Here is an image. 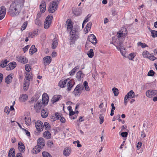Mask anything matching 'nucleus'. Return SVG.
Masks as SVG:
<instances>
[{"label": "nucleus", "instance_id": "obj_57", "mask_svg": "<svg viewBox=\"0 0 157 157\" xmlns=\"http://www.w3.org/2000/svg\"><path fill=\"white\" fill-rule=\"evenodd\" d=\"M10 111V109L8 107H6L4 109V112L7 113V114H9Z\"/></svg>", "mask_w": 157, "mask_h": 157}, {"label": "nucleus", "instance_id": "obj_24", "mask_svg": "<svg viewBox=\"0 0 157 157\" xmlns=\"http://www.w3.org/2000/svg\"><path fill=\"white\" fill-rule=\"evenodd\" d=\"M37 51V48H35L34 45H32L29 50V53L30 55H32L33 53L36 52Z\"/></svg>", "mask_w": 157, "mask_h": 157}, {"label": "nucleus", "instance_id": "obj_9", "mask_svg": "<svg viewBox=\"0 0 157 157\" xmlns=\"http://www.w3.org/2000/svg\"><path fill=\"white\" fill-rule=\"evenodd\" d=\"M88 41L91 42L94 44H95L97 43L96 38L93 34H91L88 36L87 41ZM87 42V41L86 43Z\"/></svg>", "mask_w": 157, "mask_h": 157}, {"label": "nucleus", "instance_id": "obj_27", "mask_svg": "<svg viewBox=\"0 0 157 157\" xmlns=\"http://www.w3.org/2000/svg\"><path fill=\"white\" fill-rule=\"evenodd\" d=\"M25 80L24 83V91H26L29 88L30 83L29 81Z\"/></svg>", "mask_w": 157, "mask_h": 157}, {"label": "nucleus", "instance_id": "obj_25", "mask_svg": "<svg viewBox=\"0 0 157 157\" xmlns=\"http://www.w3.org/2000/svg\"><path fill=\"white\" fill-rule=\"evenodd\" d=\"M61 96L59 95H54L52 99V101L53 103L56 102L58 101Z\"/></svg>", "mask_w": 157, "mask_h": 157}, {"label": "nucleus", "instance_id": "obj_16", "mask_svg": "<svg viewBox=\"0 0 157 157\" xmlns=\"http://www.w3.org/2000/svg\"><path fill=\"white\" fill-rule=\"evenodd\" d=\"M48 96L47 95V94H44L43 95V98H42V103H43L44 105V106H45L46 105H47L48 103Z\"/></svg>", "mask_w": 157, "mask_h": 157}, {"label": "nucleus", "instance_id": "obj_63", "mask_svg": "<svg viewBox=\"0 0 157 157\" xmlns=\"http://www.w3.org/2000/svg\"><path fill=\"white\" fill-rule=\"evenodd\" d=\"M148 58L151 60L152 61L156 59V58L154 56H150Z\"/></svg>", "mask_w": 157, "mask_h": 157}, {"label": "nucleus", "instance_id": "obj_41", "mask_svg": "<svg viewBox=\"0 0 157 157\" xmlns=\"http://www.w3.org/2000/svg\"><path fill=\"white\" fill-rule=\"evenodd\" d=\"M112 90L115 96H116L118 95V90L117 88L115 87L113 88L112 89Z\"/></svg>", "mask_w": 157, "mask_h": 157}, {"label": "nucleus", "instance_id": "obj_38", "mask_svg": "<svg viewBox=\"0 0 157 157\" xmlns=\"http://www.w3.org/2000/svg\"><path fill=\"white\" fill-rule=\"evenodd\" d=\"M151 36L153 38L157 37V31L155 30H151Z\"/></svg>", "mask_w": 157, "mask_h": 157}, {"label": "nucleus", "instance_id": "obj_12", "mask_svg": "<svg viewBox=\"0 0 157 157\" xmlns=\"http://www.w3.org/2000/svg\"><path fill=\"white\" fill-rule=\"evenodd\" d=\"M75 84L74 80L73 79L70 80L67 83V91H70L72 88Z\"/></svg>", "mask_w": 157, "mask_h": 157}, {"label": "nucleus", "instance_id": "obj_48", "mask_svg": "<svg viewBox=\"0 0 157 157\" xmlns=\"http://www.w3.org/2000/svg\"><path fill=\"white\" fill-rule=\"evenodd\" d=\"M47 145L48 147L51 148L53 147V144L52 141L49 140L48 142Z\"/></svg>", "mask_w": 157, "mask_h": 157}, {"label": "nucleus", "instance_id": "obj_51", "mask_svg": "<svg viewBox=\"0 0 157 157\" xmlns=\"http://www.w3.org/2000/svg\"><path fill=\"white\" fill-rule=\"evenodd\" d=\"M27 23L26 22H24L21 27V29L22 30H23L25 29L27 27Z\"/></svg>", "mask_w": 157, "mask_h": 157}, {"label": "nucleus", "instance_id": "obj_62", "mask_svg": "<svg viewBox=\"0 0 157 157\" xmlns=\"http://www.w3.org/2000/svg\"><path fill=\"white\" fill-rule=\"evenodd\" d=\"M29 45H27L25 47H24L23 48V50L24 52H25L26 51H27L28 50V48H29Z\"/></svg>", "mask_w": 157, "mask_h": 157}, {"label": "nucleus", "instance_id": "obj_44", "mask_svg": "<svg viewBox=\"0 0 157 157\" xmlns=\"http://www.w3.org/2000/svg\"><path fill=\"white\" fill-rule=\"evenodd\" d=\"M31 68V67L29 64H27L25 65V69L27 71H30Z\"/></svg>", "mask_w": 157, "mask_h": 157}, {"label": "nucleus", "instance_id": "obj_28", "mask_svg": "<svg viewBox=\"0 0 157 157\" xmlns=\"http://www.w3.org/2000/svg\"><path fill=\"white\" fill-rule=\"evenodd\" d=\"M84 74L81 71H79L77 72L76 77L78 81H80L81 78H83Z\"/></svg>", "mask_w": 157, "mask_h": 157}, {"label": "nucleus", "instance_id": "obj_34", "mask_svg": "<svg viewBox=\"0 0 157 157\" xmlns=\"http://www.w3.org/2000/svg\"><path fill=\"white\" fill-rule=\"evenodd\" d=\"M25 124L27 125H29L31 124V121L30 118L29 117L28 118H27L26 117H25Z\"/></svg>", "mask_w": 157, "mask_h": 157}, {"label": "nucleus", "instance_id": "obj_7", "mask_svg": "<svg viewBox=\"0 0 157 157\" xmlns=\"http://www.w3.org/2000/svg\"><path fill=\"white\" fill-rule=\"evenodd\" d=\"M82 92V89H81V85L78 84L75 88L73 93L76 96H79Z\"/></svg>", "mask_w": 157, "mask_h": 157}, {"label": "nucleus", "instance_id": "obj_33", "mask_svg": "<svg viewBox=\"0 0 157 157\" xmlns=\"http://www.w3.org/2000/svg\"><path fill=\"white\" fill-rule=\"evenodd\" d=\"M71 152L69 148L67 147L64 149L63 153L65 156H67L69 155Z\"/></svg>", "mask_w": 157, "mask_h": 157}, {"label": "nucleus", "instance_id": "obj_53", "mask_svg": "<svg viewBox=\"0 0 157 157\" xmlns=\"http://www.w3.org/2000/svg\"><path fill=\"white\" fill-rule=\"evenodd\" d=\"M92 25V23L90 22L87 23L86 26V28L87 29V30H90L91 27Z\"/></svg>", "mask_w": 157, "mask_h": 157}, {"label": "nucleus", "instance_id": "obj_46", "mask_svg": "<svg viewBox=\"0 0 157 157\" xmlns=\"http://www.w3.org/2000/svg\"><path fill=\"white\" fill-rule=\"evenodd\" d=\"M138 46H140L142 48H144L146 47H148L147 45L144 43H142L141 42H139L138 43Z\"/></svg>", "mask_w": 157, "mask_h": 157}, {"label": "nucleus", "instance_id": "obj_20", "mask_svg": "<svg viewBox=\"0 0 157 157\" xmlns=\"http://www.w3.org/2000/svg\"><path fill=\"white\" fill-rule=\"evenodd\" d=\"M18 60L19 62H21L23 63H26L28 62V59L27 58H26L25 57H17Z\"/></svg>", "mask_w": 157, "mask_h": 157}, {"label": "nucleus", "instance_id": "obj_31", "mask_svg": "<svg viewBox=\"0 0 157 157\" xmlns=\"http://www.w3.org/2000/svg\"><path fill=\"white\" fill-rule=\"evenodd\" d=\"M48 114V112L47 110L43 109L41 112V116L42 117H46Z\"/></svg>", "mask_w": 157, "mask_h": 157}, {"label": "nucleus", "instance_id": "obj_61", "mask_svg": "<svg viewBox=\"0 0 157 157\" xmlns=\"http://www.w3.org/2000/svg\"><path fill=\"white\" fill-rule=\"evenodd\" d=\"M142 143L140 141L138 143L136 147L138 149H139L140 148L142 145Z\"/></svg>", "mask_w": 157, "mask_h": 157}, {"label": "nucleus", "instance_id": "obj_50", "mask_svg": "<svg viewBox=\"0 0 157 157\" xmlns=\"http://www.w3.org/2000/svg\"><path fill=\"white\" fill-rule=\"evenodd\" d=\"M104 116L102 114L100 115L99 119H100V124H102L104 121Z\"/></svg>", "mask_w": 157, "mask_h": 157}, {"label": "nucleus", "instance_id": "obj_59", "mask_svg": "<svg viewBox=\"0 0 157 157\" xmlns=\"http://www.w3.org/2000/svg\"><path fill=\"white\" fill-rule=\"evenodd\" d=\"M67 28L68 31L71 30L73 29V25H67Z\"/></svg>", "mask_w": 157, "mask_h": 157}, {"label": "nucleus", "instance_id": "obj_10", "mask_svg": "<svg viewBox=\"0 0 157 157\" xmlns=\"http://www.w3.org/2000/svg\"><path fill=\"white\" fill-rule=\"evenodd\" d=\"M6 9L4 6H2L0 10V20L2 19L5 17L6 13Z\"/></svg>", "mask_w": 157, "mask_h": 157}, {"label": "nucleus", "instance_id": "obj_43", "mask_svg": "<svg viewBox=\"0 0 157 157\" xmlns=\"http://www.w3.org/2000/svg\"><path fill=\"white\" fill-rule=\"evenodd\" d=\"M42 154L43 157H52L51 155L48 152L44 151Z\"/></svg>", "mask_w": 157, "mask_h": 157}, {"label": "nucleus", "instance_id": "obj_4", "mask_svg": "<svg viewBox=\"0 0 157 157\" xmlns=\"http://www.w3.org/2000/svg\"><path fill=\"white\" fill-rule=\"evenodd\" d=\"M53 19L52 15H48L46 18L44 23V27L46 29H48L50 26Z\"/></svg>", "mask_w": 157, "mask_h": 157}, {"label": "nucleus", "instance_id": "obj_56", "mask_svg": "<svg viewBox=\"0 0 157 157\" xmlns=\"http://www.w3.org/2000/svg\"><path fill=\"white\" fill-rule=\"evenodd\" d=\"M70 34H76V30L75 29H72L71 30L69 31Z\"/></svg>", "mask_w": 157, "mask_h": 157}, {"label": "nucleus", "instance_id": "obj_29", "mask_svg": "<svg viewBox=\"0 0 157 157\" xmlns=\"http://www.w3.org/2000/svg\"><path fill=\"white\" fill-rule=\"evenodd\" d=\"M58 40L56 38L52 40V48L55 49L58 45Z\"/></svg>", "mask_w": 157, "mask_h": 157}, {"label": "nucleus", "instance_id": "obj_54", "mask_svg": "<svg viewBox=\"0 0 157 157\" xmlns=\"http://www.w3.org/2000/svg\"><path fill=\"white\" fill-rule=\"evenodd\" d=\"M155 72L153 70H150L148 72L147 75L149 76H153L154 75Z\"/></svg>", "mask_w": 157, "mask_h": 157}, {"label": "nucleus", "instance_id": "obj_11", "mask_svg": "<svg viewBox=\"0 0 157 157\" xmlns=\"http://www.w3.org/2000/svg\"><path fill=\"white\" fill-rule=\"evenodd\" d=\"M16 66V63L14 62H12L9 63L6 67V69L7 71L13 69Z\"/></svg>", "mask_w": 157, "mask_h": 157}, {"label": "nucleus", "instance_id": "obj_19", "mask_svg": "<svg viewBox=\"0 0 157 157\" xmlns=\"http://www.w3.org/2000/svg\"><path fill=\"white\" fill-rule=\"evenodd\" d=\"M43 60L44 62V63L45 65L48 64L51 61V57L50 56H47L45 57Z\"/></svg>", "mask_w": 157, "mask_h": 157}, {"label": "nucleus", "instance_id": "obj_60", "mask_svg": "<svg viewBox=\"0 0 157 157\" xmlns=\"http://www.w3.org/2000/svg\"><path fill=\"white\" fill-rule=\"evenodd\" d=\"M37 31H34L33 32V33H31L32 37L33 38L35 36H36L37 34Z\"/></svg>", "mask_w": 157, "mask_h": 157}, {"label": "nucleus", "instance_id": "obj_40", "mask_svg": "<svg viewBox=\"0 0 157 157\" xmlns=\"http://www.w3.org/2000/svg\"><path fill=\"white\" fill-rule=\"evenodd\" d=\"M20 98L22 99V101H25L28 99V96L26 94H22L21 96V97Z\"/></svg>", "mask_w": 157, "mask_h": 157}, {"label": "nucleus", "instance_id": "obj_21", "mask_svg": "<svg viewBox=\"0 0 157 157\" xmlns=\"http://www.w3.org/2000/svg\"><path fill=\"white\" fill-rule=\"evenodd\" d=\"M70 40H71L70 43V44H72L75 42L76 39L77 38L78 36L76 34H71Z\"/></svg>", "mask_w": 157, "mask_h": 157}, {"label": "nucleus", "instance_id": "obj_30", "mask_svg": "<svg viewBox=\"0 0 157 157\" xmlns=\"http://www.w3.org/2000/svg\"><path fill=\"white\" fill-rule=\"evenodd\" d=\"M43 136L47 139H49L51 138V135L49 131H47L44 133Z\"/></svg>", "mask_w": 157, "mask_h": 157}, {"label": "nucleus", "instance_id": "obj_64", "mask_svg": "<svg viewBox=\"0 0 157 157\" xmlns=\"http://www.w3.org/2000/svg\"><path fill=\"white\" fill-rule=\"evenodd\" d=\"M67 25H72V21L71 19H68L66 22Z\"/></svg>", "mask_w": 157, "mask_h": 157}, {"label": "nucleus", "instance_id": "obj_55", "mask_svg": "<svg viewBox=\"0 0 157 157\" xmlns=\"http://www.w3.org/2000/svg\"><path fill=\"white\" fill-rule=\"evenodd\" d=\"M120 135L123 137H126L128 136V133L127 132H121Z\"/></svg>", "mask_w": 157, "mask_h": 157}, {"label": "nucleus", "instance_id": "obj_14", "mask_svg": "<svg viewBox=\"0 0 157 157\" xmlns=\"http://www.w3.org/2000/svg\"><path fill=\"white\" fill-rule=\"evenodd\" d=\"M37 146L42 148L45 145V142L44 139L42 138H40L37 140Z\"/></svg>", "mask_w": 157, "mask_h": 157}, {"label": "nucleus", "instance_id": "obj_47", "mask_svg": "<svg viewBox=\"0 0 157 157\" xmlns=\"http://www.w3.org/2000/svg\"><path fill=\"white\" fill-rule=\"evenodd\" d=\"M35 24L38 25L40 26L41 25V23L39 19L37 18L35 20Z\"/></svg>", "mask_w": 157, "mask_h": 157}, {"label": "nucleus", "instance_id": "obj_6", "mask_svg": "<svg viewBox=\"0 0 157 157\" xmlns=\"http://www.w3.org/2000/svg\"><path fill=\"white\" fill-rule=\"evenodd\" d=\"M147 97L151 98L155 96H157V90H147L146 93Z\"/></svg>", "mask_w": 157, "mask_h": 157}, {"label": "nucleus", "instance_id": "obj_52", "mask_svg": "<svg viewBox=\"0 0 157 157\" xmlns=\"http://www.w3.org/2000/svg\"><path fill=\"white\" fill-rule=\"evenodd\" d=\"M135 57L134 53H131L128 56V59L130 60H132Z\"/></svg>", "mask_w": 157, "mask_h": 157}, {"label": "nucleus", "instance_id": "obj_35", "mask_svg": "<svg viewBox=\"0 0 157 157\" xmlns=\"http://www.w3.org/2000/svg\"><path fill=\"white\" fill-rule=\"evenodd\" d=\"M91 15L88 14L86 17L85 20L83 21L82 24V27L83 28L84 27V25L85 24L86 22H87L89 21V18L90 17Z\"/></svg>", "mask_w": 157, "mask_h": 157}, {"label": "nucleus", "instance_id": "obj_58", "mask_svg": "<svg viewBox=\"0 0 157 157\" xmlns=\"http://www.w3.org/2000/svg\"><path fill=\"white\" fill-rule=\"evenodd\" d=\"M55 116L56 118H57V119H59L60 117H61V116H62V115L60 114L59 113H56Z\"/></svg>", "mask_w": 157, "mask_h": 157}, {"label": "nucleus", "instance_id": "obj_17", "mask_svg": "<svg viewBox=\"0 0 157 157\" xmlns=\"http://www.w3.org/2000/svg\"><path fill=\"white\" fill-rule=\"evenodd\" d=\"M18 147L19 151L21 152H24L25 151V146L21 142H19L18 143Z\"/></svg>", "mask_w": 157, "mask_h": 157}, {"label": "nucleus", "instance_id": "obj_37", "mask_svg": "<svg viewBox=\"0 0 157 157\" xmlns=\"http://www.w3.org/2000/svg\"><path fill=\"white\" fill-rule=\"evenodd\" d=\"M87 55L90 58H92L93 57L94 55V53L93 52V49H90V50L89 51Z\"/></svg>", "mask_w": 157, "mask_h": 157}, {"label": "nucleus", "instance_id": "obj_2", "mask_svg": "<svg viewBox=\"0 0 157 157\" xmlns=\"http://www.w3.org/2000/svg\"><path fill=\"white\" fill-rule=\"evenodd\" d=\"M23 4L22 2L15 1L10 6L9 9V13L13 17L18 15L20 12L23 6Z\"/></svg>", "mask_w": 157, "mask_h": 157}, {"label": "nucleus", "instance_id": "obj_3", "mask_svg": "<svg viewBox=\"0 0 157 157\" xmlns=\"http://www.w3.org/2000/svg\"><path fill=\"white\" fill-rule=\"evenodd\" d=\"M59 2L58 0H55L50 4L48 11L50 13H53L56 10Z\"/></svg>", "mask_w": 157, "mask_h": 157}, {"label": "nucleus", "instance_id": "obj_39", "mask_svg": "<svg viewBox=\"0 0 157 157\" xmlns=\"http://www.w3.org/2000/svg\"><path fill=\"white\" fill-rule=\"evenodd\" d=\"M26 78V80H28L30 81L32 79V76L29 73H26V75L25 76Z\"/></svg>", "mask_w": 157, "mask_h": 157}, {"label": "nucleus", "instance_id": "obj_5", "mask_svg": "<svg viewBox=\"0 0 157 157\" xmlns=\"http://www.w3.org/2000/svg\"><path fill=\"white\" fill-rule=\"evenodd\" d=\"M35 126L37 131L40 132L42 131L44 126L43 123L40 121H37L35 123Z\"/></svg>", "mask_w": 157, "mask_h": 157}, {"label": "nucleus", "instance_id": "obj_45", "mask_svg": "<svg viewBox=\"0 0 157 157\" xmlns=\"http://www.w3.org/2000/svg\"><path fill=\"white\" fill-rule=\"evenodd\" d=\"M78 68L75 67L70 72H69V74L70 75H73L74 74L75 72L76 71Z\"/></svg>", "mask_w": 157, "mask_h": 157}, {"label": "nucleus", "instance_id": "obj_32", "mask_svg": "<svg viewBox=\"0 0 157 157\" xmlns=\"http://www.w3.org/2000/svg\"><path fill=\"white\" fill-rule=\"evenodd\" d=\"M12 77L10 74L8 75L5 78V81L7 84L10 83L12 80Z\"/></svg>", "mask_w": 157, "mask_h": 157}, {"label": "nucleus", "instance_id": "obj_8", "mask_svg": "<svg viewBox=\"0 0 157 157\" xmlns=\"http://www.w3.org/2000/svg\"><path fill=\"white\" fill-rule=\"evenodd\" d=\"M45 106L43 104V103L37 101L36 104H35L34 105V107L35 110L37 112H40V110Z\"/></svg>", "mask_w": 157, "mask_h": 157}, {"label": "nucleus", "instance_id": "obj_49", "mask_svg": "<svg viewBox=\"0 0 157 157\" xmlns=\"http://www.w3.org/2000/svg\"><path fill=\"white\" fill-rule=\"evenodd\" d=\"M44 128L46 130L50 128L49 124L47 122H45L44 123Z\"/></svg>", "mask_w": 157, "mask_h": 157}, {"label": "nucleus", "instance_id": "obj_15", "mask_svg": "<svg viewBox=\"0 0 157 157\" xmlns=\"http://www.w3.org/2000/svg\"><path fill=\"white\" fill-rule=\"evenodd\" d=\"M40 10L41 12L44 13L46 10V4L44 1H43L40 5Z\"/></svg>", "mask_w": 157, "mask_h": 157}, {"label": "nucleus", "instance_id": "obj_22", "mask_svg": "<svg viewBox=\"0 0 157 157\" xmlns=\"http://www.w3.org/2000/svg\"><path fill=\"white\" fill-rule=\"evenodd\" d=\"M15 156V150L13 148H11L10 150L9 153V157H14Z\"/></svg>", "mask_w": 157, "mask_h": 157}, {"label": "nucleus", "instance_id": "obj_42", "mask_svg": "<svg viewBox=\"0 0 157 157\" xmlns=\"http://www.w3.org/2000/svg\"><path fill=\"white\" fill-rule=\"evenodd\" d=\"M73 13L76 16H78L81 14V12L79 11V9H77L76 10V11H73Z\"/></svg>", "mask_w": 157, "mask_h": 157}, {"label": "nucleus", "instance_id": "obj_1", "mask_svg": "<svg viewBox=\"0 0 157 157\" xmlns=\"http://www.w3.org/2000/svg\"><path fill=\"white\" fill-rule=\"evenodd\" d=\"M127 33L126 29L123 28L117 33L116 37L112 38L113 42L114 43V45L116 46L117 49L119 48L121 51V49H124L122 44Z\"/></svg>", "mask_w": 157, "mask_h": 157}, {"label": "nucleus", "instance_id": "obj_18", "mask_svg": "<svg viewBox=\"0 0 157 157\" xmlns=\"http://www.w3.org/2000/svg\"><path fill=\"white\" fill-rule=\"evenodd\" d=\"M135 93L132 90H131L125 96V97L128 98H133L135 97Z\"/></svg>", "mask_w": 157, "mask_h": 157}, {"label": "nucleus", "instance_id": "obj_13", "mask_svg": "<svg viewBox=\"0 0 157 157\" xmlns=\"http://www.w3.org/2000/svg\"><path fill=\"white\" fill-rule=\"evenodd\" d=\"M40 96V93H36L33 97L31 98V101H29L30 103L33 104L34 101H36L39 98Z\"/></svg>", "mask_w": 157, "mask_h": 157}, {"label": "nucleus", "instance_id": "obj_26", "mask_svg": "<svg viewBox=\"0 0 157 157\" xmlns=\"http://www.w3.org/2000/svg\"><path fill=\"white\" fill-rule=\"evenodd\" d=\"M67 79H66L64 81L60 80L58 84L59 86L61 88L65 87L67 82Z\"/></svg>", "mask_w": 157, "mask_h": 157}, {"label": "nucleus", "instance_id": "obj_23", "mask_svg": "<svg viewBox=\"0 0 157 157\" xmlns=\"http://www.w3.org/2000/svg\"><path fill=\"white\" fill-rule=\"evenodd\" d=\"M41 148L37 145L32 150V152L34 154H36L39 153L40 151Z\"/></svg>", "mask_w": 157, "mask_h": 157}, {"label": "nucleus", "instance_id": "obj_36", "mask_svg": "<svg viewBox=\"0 0 157 157\" xmlns=\"http://www.w3.org/2000/svg\"><path fill=\"white\" fill-rule=\"evenodd\" d=\"M143 56L144 58H147L149 57L150 56H151V54L147 51H145L143 52Z\"/></svg>", "mask_w": 157, "mask_h": 157}]
</instances>
